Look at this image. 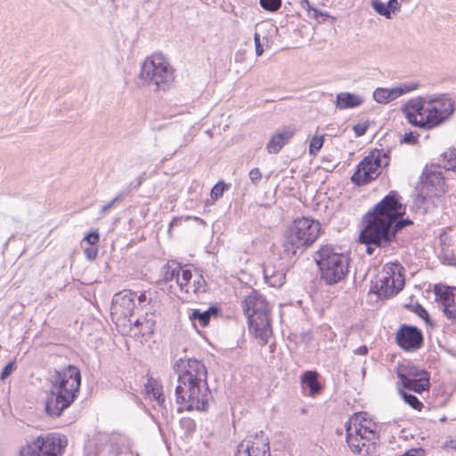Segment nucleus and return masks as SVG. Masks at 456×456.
Segmentation results:
<instances>
[{
	"mask_svg": "<svg viewBox=\"0 0 456 456\" xmlns=\"http://www.w3.org/2000/svg\"><path fill=\"white\" fill-rule=\"evenodd\" d=\"M173 370L178 375L175 397L180 406L177 411H207L213 396L207 381L208 370L204 362L194 357L179 358L175 362Z\"/></svg>",
	"mask_w": 456,
	"mask_h": 456,
	"instance_id": "f257e3e1",
	"label": "nucleus"
},
{
	"mask_svg": "<svg viewBox=\"0 0 456 456\" xmlns=\"http://www.w3.org/2000/svg\"><path fill=\"white\" fill-rule=\"evenodd\" d=\"M50 390L45 410L48 416L59 418L77 399L82 376L79 368L68 364L50 371Z\"/></svg>",
	"mask_w": 456,
	"mask_h": 456,
	"instance_id": "f03ea898",
	"label": "nucleus"
},
{
	"mask_svg": "<svg viewBox=\"0 0 456 456\" xmlns=\"http://www.w3.org/2000/svg\"><path fill=\"white\" fill-rule=\"evenodd\" d=\"M401 200L402 196L397 191H390L362 216V220L398 235L403 229L414 224L410 217H403L406 207Z\"/></svg>",
	"mask_w": 456,
	"mask_h": 456,
	"instance_id": "7ed1b4c3",
	"label": "nucleus"
},
{
	"mask_svg": "<svg viewBox=\"0 0 456 456\" xmlns=\"http://www.w3.org/2000/svg\"><path fill=\"white\" fill-rule=\"evenodd\" d=\"M241 307L247 317L249 332L253 333L262 346L267 345L273 330L271 306L265 297L253 289L241 301Z\"/></svg>",
	"mask_w": 456,
	"mask_h": 456,
	"instance_id": "20e7f679",
	"label": "nucleus"
},
{
	"mask_svg": "<svg viewBox=\"0 0 456 456\" xmlns=\"http://www.w3.org/2000/svg\"><path fill=\"white\" fill-rule=\"evenodd\" d=\"M350 253H344L341 248L333 244H322L314 253L320 280L326 286L336 285L344 281L349 273Z\"/></svg>",
	"mask_w": 456,
	"mask_h": 456,
	"instance_id": "39448f33",
	"label": "nucleus"
},
{
	"mask_svg": "<svg viewBox=\"0 0 456 456\" xmlns=\"http://www.w3.org/2000/svg\"><path fill=\"white\" fill-rule=\"evenodd\" d=\"M320 232L318 220L305 216L295 219L285 232L282 243L284 251L292 256H296L297 250L302 253L317 240Z\"/></svg>",
	"mask_w": 456,
	"mask_h": 456,
	"instance_id": "423d86ee",
	"label": "nucleus"
},
{
	"mask_svg": "<svg viewBox=\"0 0 456 456\" xmlns=\"http://www.w3.org/2000/svg\"><path fill=\"white\" fill-rule=\"evenodd\" d=\"M390 152V149L371 150L356 165L350 177L351 183L356 187H362L376 180L381 175L383 168L388 167L391 159Z\"/></svg>",
	"mask_w": 456,
	"mask_h": 456,
	"instance_id": "0eeeda50",
	"label": "nucleus"
},
{
	"mask_svg": "<svg viewBox=\"0 0 456 456\" xmlns=\"http://www.w3.org/2000/svg\"><path fill=\"white\" fill-rule=\"evenodd\" d=\"M138 77L142 86H155V91H167L175 79L173 68L161 53L144 60Z\"/></svg>",
	"mask_w": 456,
	"mask_h": 456,
	"instance_id": "6e6552de",
	"label": "nucleus"
},
{
	"mask_svg": "<svg viewBox=\"0 0 456 456\" xmlns=\"http://www.w3.org/2000/svg\"><path fill=\"white\" fill-rule=\"evenodd\" d=\"M68 444L60 433L42 434L20 449V456H62Z\"/></svg>",
	"mask_w": 456,
	"mask_h": 456,
	"instance_id": "1a4fd4ad",
	"label": "nucleus"
},
{
	"mask_svg": "<svg viewBox=\"0 0 456 456\" xmlns=\"http://www.w3.org/2000/svg\"><path fill=\"white\" fill-rule=\"evenodd\" d=\"M395 373L399 379L397 387L421 395L428 391L431 387L430 372L425 368L415 365L412 362L399 363Z\"/></svg>",
	"mask_w": 456,
	"mask_h": 456,
	"instance_id": "9d476101",
	"label": "nucleus"
},
{
	"mask_svg": "<svg viewBox=\"0 0 456 456\" xmlns=\"http://www.w3.org/2000/svg\"><path fill=\"white\" fill-rule=\"evenodd\" d=\"M358 241L366 246V254L372 256L376 248L390 247L397 241V235L362 220Z\"/></svg>",
	"mask_w": 456,
	"mask_h": 456,
	"instance_id": "9b49d317",
	"label": "nucleus"
},
{
	"mask_svg": "<svg viewBox=\"0 0 456 456\" xmlns=\"http://www.w3.org/2000/svg\"><path fill=\"white\" fill-rule=\"evenodd\" d=\"M395 342L404 352H417L424 346V333L415 325L403 323L395 334Z\"/></svg>",
	"mask_w": 456,
	"mask_h": 456,
	"instance_id": "f8f14e48",
	"label": "nucleus"
},
{
	"mask_svg": "<svg viewBox=\"0 0 456 456\" xmlns=\"http://www.w3.org/2000/svg\"><path fill=\"white\" fill-rule=\"evenodd\" d=\"M345 425H349L353 435L358 436L360 440L370 443L367 445V453H370L371 449H375V440L379 439V435L377 433V425L373 420H370L369 425H367L364 423V419H362L361 413L354 412Z\"/></svg>",
	"mask_w": 456,
	"mask_h": 456,
	"instance_id": "ddd939ff",
	"label": "nucleus"
},
{
	"mask_svg": "<svg viewBox=\"0 0 456 456\" xmlns=\"http://www.w3.org/2000/svg\"><path fill=\"white\" fill-rule=\"evenodd\" d=\"M384 268L387 272V275L379 280L380 294H379V299L380 300H387L396 296L405 285L403 278L401 279L398 285H395V281L393 277L395 271L399 273L400 270H403L400 263L387 264Z\"/></svg>",
	"mask_w": 456,
	"mask_h": 456,
	"instance_id": "4468645a",
	"label": "nucleus"
},
{
	"mask_svg": "<svg viewBox=\"0 0 456 456\" xmlns=\"http://www.w3.org/2000/svg\"><path fill=\"white\" fill-rule=\"evenodd\" d=\"M136 292L131 289H125L114 295L110 306L111 317L115 314H120L125 320L131 322L135 308Z\"/></svg>",
	"mask_w": 456,
	"mask_h": 456,
	"instance_id": "2eb2a0df",
	"label": "nucleus"
},
{
	"mask_svg": "<svg viewBox=\"0 0 456 456\" xmlns=\"http://www.w3.org/2000/svg\"><path fill=\"white\" fill-rule=\"evenodd\" d=\"M435 300L445 317L453 316L452 308L456 306V287L437 283L434 285Z\"/></svg>",
	"mask_w": 456,
	"mask_h": 456,
	"instance_id": "dca6fc26",
	"label": "nucleus"
},
{
	"mask_svg": "<svg viewBox=\"0 0 456 456\" xmlns=\"http://www.w3.org/2000/svg\"><path fill=\"white\" fill-rule=\"evenodd\" d=\"M121 448L107 437L95 438L85 447V456H121Z\"/></svg>",
	"mask_w": 456,
	"mask_h": 456,
	"instance_id": "f3484780",
	"label": "nucleus"
},
{
	"mask_svg": "<svg viewBox=\"0 0 456 456\" xmlns=\"http://www.w3.org/2000/svg\"><path fill=\"white\" fill-rule=\"evenodd\" d=\"M237 446L241 449L248 446L249 452L253 455L271 456L269 437L263 430L256 432L253 439H243Z\"/></svg>",
	"mask_w": 456,
	"mask_h": 456,
	"instance_id": "a211bd4d",
	"label": "nucleus"
},
{
	"mask_svg": "<svg viewBox=\"0 0 456 456\" xmlns=\"http://www.w3.org/2000/svg\"><path fill=\"white\" fill-rule=\"evenodd\" d=\"M321 379V374L315 370L304 371L300 376V384L303 393L310 397H315L321 395L325 387Z\"/></svg>",
	"mask_w": 456,
	"mask_h": 456,
	"instance_id": "6ab92c4d",
	"label": "nucleus"
},
{
	"mask_svg": "<svg viewBox=\"0 0 456 456\" xmlns=\"http://www.w3.org/2000/svg\"><path fill=\"white\" fill-rule=\"evenodd\" d=\"M296 131L297 129L294 126H287L273 134L266 144V151L268 153H279L281 150L293 138Z\"/></svg>",
	"mask_w": 456,
	"mask_h": 456,
	"instance_id": "aec40b11",
	"label": "nucleus"
},
{
	"mask_svg": "<svg viewBox=\"0 0 456 456\" xmlns=\"http://www.w3.org/2000/svg\"><path fill=\"white\" fill-rule=\"evenodd\" d=\"M453 115L452 107L447 110H437L436 107L428 105L426 108L424 118L428 126V130L437 127L448 121Z\"/></svg>",
	"mask_w": 456,
	"mask_h": 456,
	"instance_id": "412c9836",
	"label": "nucleus"
},
{
	"mask_svg": "<svg viewBox=\"0 0 456 456\" xmlns=\"http://www.w3.org/2000/svg\"><path fill=\"white\" fill-rule=\"evenodd\" d=\"M143 392L145 398L154 400L157 404L166 402L162 384L151 375L147 374V382L143 385Z\"/></svg>",
	"mask_w": 456,
	"mask_h": 456,
	"instance_id": "4be33fe9",
	"label": "nucleus"
},
{
	"mask_svg": "<svg viewBox=\"0 0 456 456\" xmlns=\"http://www.w3.org/2000/svg\"><path fill=\"white\" fill-rule=\"evenodd\" d=\"M364 100L359 94L343 92L336 96L335 106L338 110L354 109L361 106Z\"/></svg>",
	"mask_w": 456,
	"mask_h": 456,
	"instance_id": "5701e85b",
	"label": "nucleus"
},
{
	"mask_svg": "<svg viewBox=\"0 0 456 456\" xmlns=\"http://www.w3.org/2000/svg\"><path fill=\"white\" fill-rule=\"evenodd\" d=\"M442 180L443 177L439 172L428 170L426 167L422 172L417 189L420 191V193H423L424 189L432 191L433 189H436Z\"/></svg>",
	"mask_w": 456,
	"mask_h": 456,
	"instance_id": "b1692460",
	"label": "nucleus"
},
{
	"mask_svg": "<svg viewBox=\"0 0 456 456\" xmlns=\"http://www.w3.org/2000/svg\"><path fill=\"white\" fill-rule=\"evenodd\" d=\"M371 7L378 14L387 19H391L392 16L400 10L401 4L398 0H388L387 3L381 0H372Z\"/></svg>",
	"mask_w": 456,
	"mask_h": 456,
	"instance_id": "393cba45",
	"label": "nucleus"
},
{
	"mask_svg": "<svg viewBox=\"0 0 456 456\" xmlns=\"http://www.w3.org/2000/svg\"><path fill=\"white\" fill-rule=\"evenodd\" d=\"M265 282L273 288H281L286 281V273L283 269L276 270L275 266H265L263 270Z\"/></svg>",
	"mask_w": 456,
	"mask_h": 456,
	"instance_id": "a878e982",
	"label": "nucleus"
},
{
	"mask_svg": "<svg viewBox=\"0 0 456 456\" xmlns=\"http://www.w3.org/2000/svg\"><path fill=\"white\" fill-rule=\"evenodd\" d=\"M398 94L396 87L393 88H383L378 87L373 92V99L375 102L382 104H387L395 99H397Z\"/></svg>",
	"mask_w": 456,
	"mask_h": 456,
	"instance_id": "bb28decb",
	"label": "nucleus"
},
{
	"mask_svg": "<svg viewBox=\"0 0 456 456\" xmlns=\"http://www.w3.org/2000/svg\"><path fill=\"white\" fill-rule=\"evenodd\" d=\"M425 103L426 100L424 97L419 96L412 98L403 104L401 110H410L411 113L424 116L426 110Z\"/></svg>",
	"mask_w": 456,
	"mask_h": 456,
	"instance_id": "cd10ccee",
	"label": "nucleus"
},
{
	"mask_svg": "<svg viewBox=\"0 0 456 456\" xmlns=\"http://www.w3.org/2000/svg\"><path fill=\"white\" fill-rule=\"evenodd\" d=\"M428 104L436 107L437 110H447V108L452 107L453 112L455 111L454 101L445 94L430 97L428 101Z\"/></svg>",
	"mask_w": 456,
	"mask_h": 456,
	"instance_id": "c85d7f7f",
	"label": "nucleus"
},
{
	"mask_svg": "<svg viewBox=\"0 0 456 456\" xmlns=\"http://www.w3.org/2000/svg\"><path fill=\"white\" fill-rule=\"evenodd\" d=\"M397 388L402 400L406 404H408L413 410H416L418 411H420L423 409V403L415 395L410 393L411 391H408L407 389L402 387Z\"/></svg>",
	"mask_w": 456,
	"mask_h": 456,
	"instance_id": "c756f323",
	"label": "nucleus"
},
{
	"mask_svg": "<svg viewBox=\"0 0 456 456\" xmlns=\"http://www.w3.org/2000/svg\"><path fill=\"white\" fill-rule=\"evenodd\" d=\"M346 429V441L350 447L351 451L354 453L360 454L362 451V448L367 446L366 441H363L362 444L360 443V438L358 436H355L351 432V428H349V425H345Z\"/></svg>",
	"mask_w": 456,
	"mask_h": 456,
	"instance_id": "7c9ffc66",
	"label": "nucleus"
},
{
	"mask_svg": "<svg viewBox=\"0 0 456 456\" xmlns=\"http://www.w3.org/2000/svg\"><path fill=\"white\" fill-rule=\"evenodd\" d=\"M404 308L413 312L417 316L422 319L427 325L431 327L435 325L428 312L419 302H416L415 304H406Z\"/></svg>",
	"mask_w": 456,
	"mask_h": 456,
	"instance_id": "2f4dec72",
	"label": "nucleus"
},
{
	"mask_svg": "<svg viewBox=\"0 0 456 456\" xmlns=\"http://www.w3.org/2000/svg\"><path fill=\"white\" fill-rule=\"evenodd\" d=\"M153 410L157 412H160L162 419L166 421H169L170 412L166 405V402L161 404L153 405ZM147 414L151 417V419L154 421V423L160 428L161 422L159 420V413L153 414L150 410L146 411Z\"/></svg>",
	"mask_w": 456,
	"mask_h": 456,
	"instance_id": "473e14b6",
	"label": "nucleus"
},
{
	"mask_svg": "<svg viewBox=\"0 0 456 456\" xmlns=\"http://www.w3.org/2000/svg\"><path fill=\"white\" fill-rule=\"evenodd\" d=\"M189 319L193 326H195V322L198 321L202 328H206L207 326H208L211 320L209 318L208 313H207L206 310L201 311L200 309H193L189 314Z\"/></svg>",
	"mask_w": 456,
	"mask_h": 456,
	"instance_id": "72a5a7b5",
	"label": "nucleus"
},
{
	"mask_svg": "<svg viewBox=\"0 0 456 456\" xmlns=\"http://www.w3.org/2000/svg\"><path fill=\"white\" fill-rule=\"evenodd\" d=\"M179 425L183 431V437L184 439L191 438L196 431V422L193 419L183 417L179 420Z\"/></svg>",
	"mask_w": 456,
	"mask_h": 456,
	"instance_id": "f704fd0d",
	"label": "nucleus"
},
{
	"mask_svg": "<svg viewBox=\"0 0 456 456\" xmlns=\"http://www.w3.org/2000/svg\"><path fill=\"white\" fill-rule=\"evenodd\" d=\"M180 269H182V265L180 264H178L177 268H171V265L168 263L163 265L161 269L163 281L167 283L175 279L176 283H178Z\"/></svg>",
	"mask_w": 456,
	"mask_h": 456,
	"instance_id": "c9c22d12",
	"label": "nucleus"
},
{
	"mask_svg": "<svg viewBox=\"0 0 456 456\" xmlns=\"http://www.w3.org/2000/svg\"><path fill=\"white\" fill-rule=\"evenodd\" d=\"M401 111L403 113L408 123H410L411 126L420 128V129L428 130V126H427L424 116H420L419 114H414V113L410 112V110H401Z\"/></svg>",
	"mask_w": 456,
	"mask_h": 456,
	"instance_id": "e433bc0d",
	"label": "nucleus"
},
{
	"mask_svg": "<svg viewBox=\"0 0 456 456\" xmlns=\"http://www.w3.org/2000/svg\"><path fill=\"white\" fill-rule=\"evenodd\" d=\"M401 111L403 113L408 123H410L411 126L420 128V129L428 130V126H427L424 116H420L419 114H414V113L410 112V110H401Z\"/></svg>",
	"mask_w": 456,
	"mask_h": 456,
	"instance_id": "4c0bfd02",
	"label": "nucleus"
},
{
	"mask_svg": "<svg viewBox=\"0 0 456 456\" xmlns=\"http://www.w3.org/2000/svg\"><path fill=\"white\" fill-rule=\"evenodd\" d=\"M231 183H225L224 180H219L211 189L210 197L211 201H216L223 197L225 191H229Z\"/></svg>",
	"mask_w": 456,
	"mask_h": 456,
	"instance_id": "58836bf2",
	"label": "nucleus"
},
{
	"mask_svg": "<svg viewBox=\"0 0 456 456\" xmlns=\"http://www.w3.org/2000/svg\"><path fill=\"white\" fill-rule=\"evenodd\" d=\"M441 157L444 162V168L446 170L456 172V147L449 151L442 153Z\"/></svg>",
	"mask_w": 456,
	"mask_h": 456,
	"instance_id": "ea45409f",
	"label": "nucleus"
},
{
	"mask_svg": "<svg viewBox=\"0 0 456 456\" xmlns=\"http://www.w3.org/2000/svg\"><path fill=\"white\" fill-rule=\"evenodd\" d=\"M155 326L156 321L153 320L152 316L149 317L148 314L146 313L145 316L143 317V325H142V329L140 330L142 337L151 338L155 332Z\"/></svg>",
	"mask_w": 456,
	"mask_h": 456,
	"instance_id": "a19ab883",
	"label": "nucleus"
},
{
	"mask_svg": "<svg viewBox=\"0 0 456 456\" xmlns=\"http://www.w3.org/2000/svg\"><path fill=\"white\" fill-rule=\"evenodd\" d=\"M254 43L256 55L257 57H260L264 53L265 45H266V47H269V38L266 36L261 37L260 33L257 30L254 33Z\"/></svg>",
	"mask_w": 456,
	"mask_h": 456,
	"instance_id": "79ce46f5",
	"label": "nucleus"
},
{
	"mask_svg": "<svg viewBox=\"0 0 456 456\" xmlns=\"http://www.w3.org/2000/svg\"><path fill=\"white\" fill-rule=\"evenodd\" d=\"M324 144V135H314L309 142V155L316 156Z\"/></svg>",
	"mask_w": 456,
	"mask_h": 456,
	"instance_id": "37998d69",
	"label": "nucleus"
},
{
	"mask_svg": "<svg viewBox=\"0 0 456 456\" xmlns=\"http://www.w3.org/2000/svg\"><path fill=\"white\" fill-rule=\"evenodd\" d=\"M309 17H312L313 19L316 20L318 23H325V22H330L334 23L337 20V18L334 16H331L329 12L321 11L317 8H315L311 15Z\"/></svg>",
	"mask_w": 456,
	"mask_h": 456,
	"instance_id": "c03bdc74",
	"label": "nucleus"
},
{
	"mask_svg": "<svg viewBox=\"0 0 456 456\" xmlns=\"http://www.w3.org/2000/svg\"><path fill=\"white\" fill-rule=\"evenodd\" d=\"M100 241V233L97 229L90 230L82 239V245L97 246Z\"/></svg>",
	"mask_w": 456,
	"mask_h": 456,
	"instance_id": "a18cd8bd",
	"label": "nucleus"
},
{
	"mask_svg": "<svg viewBox=\"0 0 456 456\" xmlns=\"http://www.w3.org/2000/svg\"><path fill=\"white\" fill-rule=\"evenodd\" d=\"M260 6L267 12H275L281 6V0H259Z\"/></svg>",
	"mask_w": 456,
	"mask_h": 456,
	"instance_id": "49530a36",
	"label": "nucleus"
},
{
	"mask_svg": "<svg viewBox=\"0 0 456 456\" xmlns=\"http://www.w3.org/2000/svg\"><path fill=\"white\" fill-rule=\"evenodd\" d=\"M193 292L195 294H200L207 291L208 284L201 273H199L196 279L193 281Z\"/></svg>",
	"mask_w": 456,
	"mask_h": 456,
	"instance_id": "de8ad7c7",
	"label": "nucleus"
},
{
	"mask_svg": "<svg viewBox=\"0 0 456 456\" xmlns=\"http://www.w3.org/2000/svg\"><path fill=\"white\" fill-rule=\"evenodd\" d=\"M17 369V362L15 360L9 361L2 369L0 372V380L4 381L7 379L13 371Z\"/></svg>",
	"mask_w": 456,
	"mask_h": 456,
	"instance_id": "09e8293b",
	"label": "nucleus"
},
{
	"mask_svg": "<svg viewBox=\"0 0 456 456\" xmlns=\"http://www.w3.org/2000/svg\"><path fill=\"white\" fill-rule=\"evenodd\" d=\"M180 272H182V278L179 277L177 285L180 287L181 290H183L184 288L188 287L190 284L192 278V272L191 269H184L183 267L180 269Z\"/></svg>",
	"mask_w": 456,
	"mask_h": 456,
	"instance_id": "8fccbe9b",
	"label": "nucleus"
},
{
	"mask_svg": "<svg viewBox=\"0 0 456 456\" xmlns=\"http://www.w3.org/2000/svg\"><path fill=\"white\" fill-rule=\"evenodd\" d=\"M419 133L416 131H410L405 133L400 139V143L408 144V145H415L419 142Z\"/></svg>",
	"mask_w": 456,
	"mask_h": 456,
	"instance_id": "3c124183",
	"label": "nucleus"
},
{
	"mask_svg": "<svg viewBox=\"0 0 456 456\" xmlns=\"http://www.w3.org/2000/svg\"><path fill=\"white\" fill-rule=\"evenodd\" d=\"M419 86V83H418V82H409V83L402 84L395 87L397 90L398 96L400 97L401 95H403L407 93H410L411 91L418 89Z\"/></svg>",
	"mask_w": 456,
	"mask_h": 456,
	"instance_id": "603ef678",
	"label": "nucleus"
},
{
	"mask_svg": "<svg viewBox=\"0 0 456 456\" xmlns=\"http://www.w3.org/2000/svg\"><path fill=\"white\" fill-rule=\"evenodd\" d=\"M370 127V122L367 120L362 123H357L353 126L355 137H361L366 134Z\"/></svg>",
	"mask_w": 456,
	"mask_h": 456,
	"instance_id": "864d4df0",
	"label": "nucleus"
},
{
	"mask_svg": "<svg viewBox=\"0 0 456 456\" xmlns=\"http://www.w3.org/2000/svg\"><path fill=\"white\" fill-rule=\"evenodd\" d=\"M84 254L86 258L88 261H94L96 259L98 255V247L97 246H86L84 248Z\"/></svg>",
	"mask_w": 456,
	"mask_h": 456,
	"instance_id": "5fc2aeb1",
	"label": "nucleus"
},
{
	"mask_svg": "<svg viewBox=\"0 0 456 456\" xmlns=\"http://www.w3.org/2000/svg\"><path fill=\"white\" fill-rule=\"evenodd\" d=\"M249 179L254 185H257L262 179V173L258 167H254L249 171Z\"/></svg>",
	"mask_w": 456,
	"mask_h": 456,
	"instance_id": "6e6d98bb",
	"label": "nucleus"
},
{
	"mask_svg": "<svg viewBox=\"0 0 456 456\" xmlns=\"http://www.w3.org/2000/svg\"><path fill=\"white\" fill-rule=\"evenodd\" d=\"M209 318H217L222 316V307L218 304L211 305L207 310Z\"/></svg>",
	"mask_w": 456,
	"mask_h": 456,
	"instance_id": "4d7b16f0",
	"label": "nucleus"
},
{
	"mask_svg": "<svg viewBox=\"0 0 456 456\" xmlns=\"http://www.w3.org/2000/svg\"><path fill=\"white\" fill-rule=\"evenodd\" d=\"M123 199V193H119L111 201H110L108 204H105L101 208V213H105L111 209L116 203L119 202Z\"/></svg>",
	"mask_w": 456,
	"mask_h": 456,
	"instance_id": "13d9d810",
	"label": "nucleus"
},
{
	"mask_svg": "<svg viewBox=\"0 0 456 456\" xmlns=\"http://www.w3.org/2000/svg\"><path fill=\"white\" fill-rule=\"evenodd\" d=\"M300 5L307 11L308 16L311 15L313 11L316 8L314 4H312L309 0H297Z\"/></svg>",
	"mask_w": 456,
	"mask_h": 456,
	"instance_id": "bf43d9fd",
	"label": "nucleus"
},
{
	"mask_svg": "<svg viewBox=\"0 0 456 456\" xmlns=\"http://www.w3.org/2000/svg\"><path fill=\"white\" fill-rule=\"evenodd\" d=\"M369 293L370 294H375L377 296V297L379 298V294H380L379 281H371V283H370V289H369Z\"/></svg>",
	"mask_w": 456,
	"mask_h": 456,
	"instance_id": "052dcab7",
	"label": "nucleus"
},
{
	"mask_svg": "<svg viewBox=\"0 0 456 456\" xmlns=\"http://www.w3.org/2000/svg\"><path fill=\"white\" fill-rule=\"evenodd\" d=\"M138 300V304L142 305H146L151 302V299L148 298L146 292H142L139 296L136 294V298Z\"/></svg>",
	"mask_w": 456,
	"mask_h": 456,
	"instance_id": "680f3d73",
	"label": "nucleus"
},
{
	"mask_svg": "<svg viewBox=\"0 0 456 456\" xmlns=\"http://www.w3.org/2000/svg\"><path fill=\"white\" fill-rule=\"evenodd\" d=\"M235 456H256V455H253L249 452L248 451V447L247 446L245 449H241L240 447L237 446V449H236V452H235Z\"/></svg>",
	"mask_w": 456,
	"mask_h": 456,
	"instance_id": "e2e57ef3",
	"label": "nucleus"
},
{
	"mask_svg": "<svg viewBox=\"0 0 456 456\" xmlns=\"http://www.w3.org/2000/svg\"><path fill=\"white\" fill-rule=\"evenodd\" d=\"M368 353H369V348L365 345H362L354 350V354H359V355H366Z\"/></svg>",
	"mask_w": 456,
	"mask_h": 456,
	"instance_id": "0e129e2a",
	"label": "nucleus"
},
{
	"mask_svg": "<svg viewBox=\"0 0 456 456\" xmlns=\"http://www.w3.org/2000/svg\"><path fill=\"white\" fill-rule=\"evenodd\" d=\"M182 224V218L181 217H174L171 222L169 223V227H168V232H170V231L175 227V226H178Z\"/></svg>",
	"mask_w": 456,
	"mask_h": 456,
	"instance_id": "69168bd1",
	"label": "nucleus"
},
{
	"mask_svg": "<svg viewBox=\"0 0 456 456\" xmlns=\"http://www.w3.org/2000/svg\"><path fill=\"white\" fill-rule=\"evenodd\" d=\"M453 314V316L446 317L449 321H451L452 324H456V306L451 309Z\"/></svg>",
	"mask_w": 456,
	"mask_h": 456,
	"instance_id": "338daca9",
	"label": "nucleus"
},
{
	"mask_svg": "<svg viewBox=\"0 0 456 456\" xmlns=\"http://www.w3.org/2000/svg\"><path fill=\"white\" fill-rule=\"evenodd\" d=\"M359 412H360V413H361V415H362V419H364V423H365V424H367V425H369V421H370V420H372V419H370V418L368 417L367 412H365V411H359Z\"/></svg>",
	"mask_w": 456,
	"mask_h": 456,
	"instance_id": "774afa93",
	"label": "nucleus"
}]
</instances>
